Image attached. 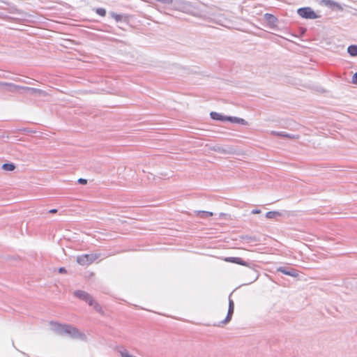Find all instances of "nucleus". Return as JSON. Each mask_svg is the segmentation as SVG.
<instances>
[{"instance_id":"nucleus-28","label":"nucleus","mask_w":357,"mask_h":357,"mask_svg":"<svg viewBox=\"0 0 357 357\" xmlns=\"http://www.w3.org/2000/svg\"><path fill=\"white\" fill-rule=\"evenodd\" d=\"M260 212H261V211H260V210H259V209H255V210H253V211H252V213H253V214H259V213H260Z\"/></svg>"},{"instance_id":"nucleus-33","label":"nucleus","mask_w":357,"mask_h":357,"mask_svg":"<svg viewBox=\"0 0 357 357\" xmlns=\"http://www.w3.org/2000/svg\"><path fill=\"white\" fill-rule=\"evenodd\" d=\"M225 215V214H223V213H220V216H221V217H223V215Z\"/></svg>"},{"instance_id":"nucleus-11","label":"nucleus","mask_w":357,"mask_h":357,"mask_svg":"<svg viewBox=\"0 0 357 357\" xmlns=\"http://www.w3.org/2000/svg\"><path fill=\"white\" fill-rule=\"evenodd\" d=\"M248 275L249 276V278L248 280V283H252L253 282L256 281L259 277L257 271L254 269L250 270L248 272Z\"/></svg>"},{"instance_id":"nucleus-18","label":"nucleus","mask_w":357,"mask_h":357,"mask_svg":"<svg viewBox=\"0 0 357 357\" xmlns=\"http://www.w3.org/2000/svg\"><path fill=\"white\" fill-rule=\"evenodd\" d=\"M348 53L352 56H357V45H350L347 48Z\"/></svg>"},{"instance_id":"nucleus-19","label":"nucleus","mask_w":357,"mask_h":357,"mask_svg":"<svg viewBox=\"0 0 357 357\" xmlns=\"http://www.w3.org/2000/svg\"><path fill=\"white\" fill-rule=\"evenodd\" d=\"M321 3L328 7L339 6L337 3L331 0H322Z\"/></svg>"},{"instance_id":"nucleus-30","label":"nucleus","mask_w":357,"mask_h":357,"mask_svg":"<svg viewBox=\"0 0 357 357\" xmlns=\"http://www.w3.org/2000/svg\"><path fill=\"white\" fill-rule=\"evenodd\" d=\"M49 212L50 213H55L57 212V210L56 209H51Z\"/></svg>"},{"instance_id":"nucleus-8","label":"nucleus","mask_w":357,"mask_h":357,"mask_svg":"<svg viewBox=\"0 0 357 357\" xmlns=\"http://www.w3.org/2000/svg\"><path fill=\"white\" fill-rule=\"evenodd\" d=\"M234 301L231 299H229V309L227 312V316L226 317L225 319L221 321V324H225L230 321L231 317L234 313Z\"/></svg>"},{"instance_id":"nucleus-12","label":"nucleus","mask_w":357,"mask_h":357,"mask_svg":"<svg viewBox=\"0 0 357 357\" xmlns=\"http://www.w3.org/2000/svg\"><path fill=\"white\" fill-rule=\"evenodd\" d=\"M271 135L280 136L282 137H287L289 139H298V135H291L290 134L284 132H276V131H271Z\"/></svg>"},{"instance_id":"nucleus-16","label":"nucleus","mask_w":357,"mask_h":357,"mask_svg":"<svg viewBox=\"0 0 357 357\" xmlns=\"http://www.w3.org/2000/svg\"><path fill=\"white\" fill-rule=\"evenodd\" d=\"M281 213L278 211H269L266 213V217L268 219H275L279 216H281Z\"/></svg>"},{"instance_id":"nucleus-31","label":"nucleus","mask_w":357,"mask_h":357,"mask_svg":"<svg viewBox=\"0 0 357 357\" xmlns=\"http://www.w3.org/2000/svg\"><path fill=\"white\" fill-rule=\"evenodd\" d=\"M199 215H200L201 218H205L206 217V214H198Z\"/></svg>"},{"instance_id":"nucleus-2","label":"nucleus","mask_w":357,"mask_h":357,"mask_svg":"<svg viewBox=\"0 0 357 357\" xmlns=\"http://www.w3.org/2000/svg\"><path fill=\"white\" fill-rule=\"evenodd\" d=\"M73 294L75 296L79 298V299L87 302L89 305L93 307V308L98 312H102V308L99 304L97 303L96 301H94L93 298L86 291L77 290L74 291Z\"/></svg>"},{"instance_id":"nucleus-14","label":"nucleus","mask_w":357,"mask_h":357,"mask_svg":"<svg viewBox=\"0 0 357 357\" xmlns=\"http://www.w3.org/2000/svg\"><path fill=\"white\" fill-rule=\"evenodd\" d=\"M226 261L241 264L243 266H248L247 263L239 257H227L225 259Z\"/></svg>"},{"instance_id":"nucleus-9","label":"nucleus","mask_w":357,"mask_h":357,"mask_svg":"<svg viewBox=\"0 0 357 357\" xmlns=\"http://www.w3.org/2000/svg\"><path fill=\"white\" fill-rule=\"evenodd\" d=\"M22 89L29 91L33 94H36L40 96H48V93L39 89L31 88V87H22Z\"/></svg>"},{"instance_id":"nucleus-26","label":"nucleus","mask_w":357,"mask_h":357,"mask_svg":"<svg viewBox=\"0 0 357 357\" xmlns=\"http://www.w3.org/2000/svg\"><path fill=\"white\" fill-rule=\"evenodd\" d=\"M78 182H79V183H81V184L84 185V184H86V183H87V180H86V179H84V178H79V179H78Z\"/></svg>"},{"instance_id":"nucleus-4","label":"nucleus","mask_w":357,"mask_h":357,"mask_svg":"<svg viewBox=\"0 0 357 357\" xmlns=\"http://www.w3.org/2000/svg\"><path fill=\"white\" fill-rule=\"evenodd\" d=\"M173 6L174 9L187 13L192 12V6L190 3L183 0H173Z\"/></svg>"},{"instance_id":"nucleus-15","label":"nucleus","mask_w":357,"mask_h":357,"mask_svg":"<svg viewBox=\"0 0 357 357\" xmlns=\"http://www.w3.org/2000/svg\"><path fill=\"white\" fill-rule=\"evenodd\" d=\"M211 116L214 120L221 121H227V116H223L221 114H219L215 112H212L211 113Z\"/></svg>"},{"instance_id":"nucleus-6","label":"nucleus","mask_w":357,"mask_h":357,"mask_svg":"<svg viewBox=\"0 0 357 357\" xmlns=\"http://www.w3.org/2000/svg\"><path fill=\"white\" fill-rule=\"evenodd\" d=\"M212 151L222 153V154H232L235 153L234 149L231 146L222 147L218 145L214 146L211 148Z\"/></svg>"},{"instance_id":"nucleus-25","label":"nucleus","mask_w":357,"mask_h":357,"mask_svg":"<svg viewBox=\"0 0 357 357\" xmlns=\"http://www.w3.org/2000/svg\"><path fill=\"white\" fill-rule=\"evenodd\" d=\"M352 82L355 84H357V73H356L352 77Z\"/></svg>"},{"instance_id":"nucleus-17","label":"nucleus","mask_w":357,"mask_h":357,"mask_svg":"<svg viewBox=\"0 0 357 357\" xmlns=\"http://www.w3.org/2000/svg\"><path fill=\"white\" fill-rule=\"evenodd\" d=\"M121 357H137L132 354H131L127 349H121L118 351Z\"/></svg>"},{"instance_id":"nucleus-32","label":"nucleus","mask_w":357,"mask_h":357,"mask_svg":"<svg viewBox=\"0 0 357 357\" xmlns=\"http://www.w3.org/2000/svg\"><path fill=\"white\" fill-rule=\"evenodd\" d=\"M225 215V214H223V213H220V216H221V217H223V215Z\"/></svg>"},{"instance_id":"nucleus-10","label":"nucleus","mask_w":357,"mask_h":357,"mask_svg":"<svg viewBox=\"0 0 357 357\" xmlns=\"http://www.w3.org/2000/svg\"><path fill=\"white\" fill-rule=\"evenodd\" d=\"M278 271L281 272L285 275L294 277V278H296L298 276V273L294 269H287L284 267H280L278 268Z\"/></svg>"},{"instance_id":"nucleus-21","label":"nucleus","mask_w":357,"mask_h":357,"mask_svg":"<svg viewBox=\"0 0 357 357\" xmlns=\"http://www.w3.org/2000/svg\"><path fill=\"white\" fill-rule=\"evenodd\" d=\"M264 18L271 24H274L276 21V19L273 15L268 13L265 14Z\"/></svg>"},{"instance_id":"nucleus-24","label":"nucleus","mask_w":357,"mask_h":357,"mask_svg":"<svg viewBox=\"0 0 357 357\" xmlns=\"http://www.w3.org/2000/svg\"><path fill=\"white\" fill-rule=\"evenodd\" d=\"M112 15L116 21H120L122 19V17L119 15L112 13Z\"/></svg>"},{"instance_id":"nucleus-1","label":"nucleus","mask_w":357,"mask_h":357,"mask_svg":"<svg viewBox=\"0 0 357 357\" xmlns=\"http://www.w3.org/2000/svg\"><path fill=\"white\" fill-rule=\"evenodd\" d=\"M51 331L56 333L60 335H68L73 337H80L83 338L84 335L80 334L76 328L69 325H61L56 322H51L50 324Z\"/></svg>"},{"instance_id":"nucleus-20","label":"nucleus","mask_w":357,"mask_h":357,"mask_svg":"<svg viewBox=\"0 0 357 357\" xmlns=\"http://www.w3.org/2000/svg\"><path fill=\"white\" fill-rule=\"evenodd\" d=\"M2 169L5 171H13L15 169V166L13 163H6L2 165Z\"/></svg>"},{"instance_id":"nucleus-3","label":"nucleus","mask_w":357,"mask_h":357,"mask_svg":"<svg viewBox=\"0 0 357 357\" xmlns=\"http://www.w3.org/2000/svg\"><path fill=\"white\" fill-rule=\"evenodd\" d=\"M100 257V253L86 254L77 256L76 261L81 266H89Z\"/></svg>"},{"instance_id":"nucleus-27","label":"nucleus","mask_w":357,"mask_h":357,"mask_svg":"<svg viewBox=\"0 0 357 357\" xmlns=\"http://www.w3.org/2000/svg\"><path fill=\"white\" fill-rule=\"evenodd\" d=\"M14 80L17 81V82H20L27 83L29 84H31V82H26V81H24V80L22 79H20V78H15Z\"/></svg>"},{"instance_id":"nucleus-7","label":"nucleus","mask_w":357,"mask_h":357,"mask_svg":"<svg viewBox=\"0 0 357 357\" xmlns=\"http://www.w3.org/2000/svg\"><path fill=\"white\" fill-rule=\"evenodd\" d=\"M1 87L7 88V89L9 92L14 93V92H16L19 89H22L23 86L16 85L15 84L10 83V82H0V88Z\"/></svg>"},{"instance_id":"nucleus-22","label":"nucleus","mask_w":357,"mask_h":357,"mask_svg":"<svg viewBox=\"0 0 357 357\" xmlns=\"http://www.w3.org/2000/svg\"><path fill=\"white\" fill-rule=\"evenodd\" d=\"M195 213L197 214H206V216H212L213 215L212 212L204 211H197Z\"/></svg>"},{"instance_id":"nucleus-29","label":"nucleus","mask_w":357,"mask_h":357,"mask_svg":"<svg viewBox=\"0 0 357 357\" xmlns=\"http://www.w3.org/2000/svg\"><path fill=\"white\" fill-rule=\"evenodd\" d=\"M59 272L60 273H66V269H65L64 268H60L59 269Z\"/></svg>"},{"instance_id":"nucleus-23","label":"nucleus","mask_w":357,"mask_h":357,"mask_svg":"<svg viewBox=\"0 0 357 357\" xmlns=\"http://www.w3.org/2000/svg\"><path fill=\"white\" fill-rule=\"evenodd\" d=\"M96 13L101 16H105L106 14V11L103 8H98Z\"/></svg>"},{"instance_id":"nucleus-5","label":"nucleus","mask_w":357,"mask_h":357,"mask_svg":"<svg viewBox=\"0 0 357 357\" xmlns=\"http://www.w3.org/2000/svg\"><path fill=\"white\" fill-rule=\"evenodd\" d=\"M298 14L305 19H317L319 16L310 7L301 8L298 9Z\"/></svg>"},{"instance_id":"nucleus-13","label":"nucleus","mask_w":357,"mask_h":357,"mask_svg":"<svg viewBox=\"0 0 357 357\" xmlns=\"http://www.w3.org/2000/svg\"><path fill=\"white\" fill-rule=\"evenodd\" d=\"M227 121H230L234 123H238L242 125H247L248 123L241 118L234 117V116H227Z\"/></svg>"}]
</instances>
